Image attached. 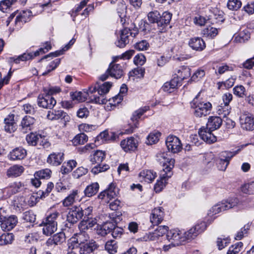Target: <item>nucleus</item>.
Listing matches in <instances>:
<instances>
[{"label":"nucleus","mask_w":254,"mask_h":254,"mask_svg":"<svg viewBox=\"0 0 254 254\" xmlns=\"http://www.w3.org/2000/svg\"><path fill=\"white\" fill-rule=\"evenodd\" d=\"M112 86V83L110 82H106L100 86H91L89 87L87 94L92 102L99 104H106L107 99L105 95L107 94Z\"/></svg>","instance_id":"1"},{"label":"nucleus","mask_w":254,"mask_h":254,"mask_svg":"<svg viewBox=\"0 0 254 254\" xmlns=\"http://www.w3.org/2000/svg\"><path fill=\"white\" fill-rule=\"evenodd\" d=\"M241 204V202L237 197H230L226 200L222 201L220 202L213 206L207 212L208 217V221L210 219V223L215 218L214 215L225 210L239 206Z\"/></svg>","instance_id":"2"},{"label":"nucleus","mask_w":254,"mask_h":254,"mask_svg":"<svg viewBox=\"0 0 254 254\" xmlns=\"http://www.w3.org/2000/svg\"><path fill=\"white\" fill-rule=\"evenodd\" d=\"M0 222L1 228L4 231L11 230L16 226L18 222L17 216L10 215L8 216L6 210L3 208H0Z\"/></svg>","instance_id":"3"},{"label":"nucleus","mask_w":254,"mask_h":254,"mask_svg":"<svg viewBox=\"0 0 254 254\" xmlns=\"http://www.w3.org/2000/svg\"><path fill=\"white\" fill-rule=\"evenodd\" d=\"M59 216V213L55 211L50 214L43 221V233L47 235H51L56 231L57 229V222L56 220Z\"/></svg>","instance_id":"4"},{"label":"nucleus","mask_w":254,"mask_h":254,"mask_svg":"<svg viewBox=\"0 0 254 254\" xmlns=\"http://www.w3.org/2000/svg\"><path fill=\"white\" fill-rule=\"evenodd\" d=\"M191 107L194 109V114L196 117H205L209 114L212 108L209 102H198L197 99H194L190 103Z\"/></svg>","instance_id":"5"},{"label":"nucleus","mask_w":254,"mask_h":254,"mask_svg":"<svg viewBox=\"0 0 254 254\" xmlns=\"http://www.w3.org/2000/svg\"><path fill=\"white\" fill-rule=\"evenodd\" d=\"M138 33L136 28H125L121 31L120 37L115 42L116 46L120 48H124L128 44L131 38L135 37Z\"/></svg>","instance_id":"6"},{"label":"nucleus","mask_w":254,"mask_h":254,"mask_svg":"<svg viewBox=\"0 0 254 254\" xmlns=\"http://www.w3.org/2000/svg\"><path fill=\"white\" fill-rule=\"evenodd\" d=\"M241 149L237 150L231 151H223L220 153V158L217 160V166L218 170L220 171H225L229 163L230 159L236 154H237Z\"/></svg>","instance_id":"7"},{"label":"nucleus","mask_w":254,"mask_h":254,"mask_svg":"<svg viewBox=\"0 0 254 254\" xmlns=\"http://www.w3.org/2000/svg\"><path fill=\"white\" fill-rule=\"evenodd\" d=\"M166 238L169 242L172 243L174 246H178L186 241V237H184L183 232L176 229L168 232Z\"/></svg>","instance_id":"8"},{"label":"nucleus","mask_w":254,"mask_h":254,"mask_svg":"<svg viewBox=\"0 0 254 254\" xmlns=\"http://www.w3.org/2000/svg\"><path fill=\"white\" fill-rule=\"evenodd\" d=\"M166 144L168 150L173 153H178L182 149L180 140L174 135H169L167 137L166 140Z\"/></svg>","instance_id":"9"},{"label":"nucleus","mask_w":254,"mask_h":254,"mask_svg":"<svg viewBox=\"0 0 254 254\" xmlns=\"http://www.w3.org/2000/svg\"><path fill=\"white\" fill-rule=\"evenodd\" d=\"M206 227V223L205 222H201L192 227L187 232H183L184 236L186 237V241L187 240L193 239L199 233L204 231Z\"/></svg>","instance_id":"10"},{"label":"nucleus","mask_w":254,"mask_h":254,"mask_svg":"<svg viewBox=\"0 0 254 254\" xmlns=\"http://www.w3.org/2000/svg\"><path fill=\"white\" fill-rule=\"evenodd\" d=\"M38 105L43 108L52 109L56 104V100L49 95H39L37 99Z\"/></svg>","instance_id":"11"},{"label":"nucleus","mask_w":254,"mask_h":254,"mask_svg":"<svg viewBox=\"0 0 254 254\" xmlns=\"http://www.w3.org/2000/svg\"><path fill=\"white\" fill-rule=\"evenodd\" d=\"M241 127L244 129L252 130L254 129V118L250 113H244L240 117Z\"/></svg>","instance_id":"12"},{"label":"nucleus","mask_w":254,"mask_h":254,"mask_svg":"<svg viewBox=\"0 0 254 254\" xmlns=\"http://www.w3.org/2000/svg\"><path fill=\"white\" fill-rule=\"evenodd\" d=\"M47 117L50 120H61L64 123V125L70 120V118L67 114L62 110L49 111Z\"/></svg>","instance_id":"13"},{"label":"nucleus","mask_w":254,"mask_h":254,"mask_svg":"<svg viewBox=\"0 0 254 254\" xmlns=\"http://www.w3.org/2000/svg\"><path fill=\"white\" fill-rule=\"evenodd\" d=\"M83 217V208L81 206L72 208L67 215V221L72 224L76 223Z\"/></svg>","instance_id":"14"},{"label":"nucleus","mask_w":254,"mask_h":254,"mask_svg":"<svg viewBox=\"0 0 254 254\" xmlns=\"http://www.w3.org/2000/svg\"><path fill=\"white\" fill-rule=\"evenodd\" d=\"M213 130L209 129L207 127H201L198 131L200 137L207 143L211 144L216 141V137L212 133Z\"/></svg>","instance_id":"15"},{"label":"nucleus","mask_w":254,"mask_h":254,"mask_svg":"<svg viewBox=\"0 0 254 254\" xmlns=\"http://www.w3.org/2000/svg\"><path fill=\"white\" fill-rule=\"evenodd\" d=\"M119 193V190L114 183H111L108 188L101 192L98 195L100 199H105L106 197L111 199L117 196Z\"/></svg>","instance_id":"16"},{"label":"nucleus","mask_w":254,"mask_h":254,"mask_svg":"<svg viewBox=\"0 0 254 254\" xmlns=\"http://www.w3.org/2000/svg\"><path fill=\"white\" fill-rule=\"evenodd\" d=\"M35 120L30 116H25L21 121L20 125V130L25 133L32 130L34 128Z\"/></svg>","instance_id":"17"},{"label":"nucleus","mask_w":254,"mask_h":254,"mask_svg":"<svg viewBox=\"0 0 254 254\" xmlns=\"http://www.w3.org/2000/svg\"><path fill=\"white\" fill-rule=\"evenodd\" d=\"M120 144L122 149L126 152L134 151L137 147V140L133 137L123 140Z\"/></svg>","instance_id":"18"},{"label":"nucleus","mask_w":254,"mask_h":254,"mask_svg":"<svg viewBox=\"0 0 254 254\" xmlns=\"http://www.w3.org/2000/svg\"><path fill=\"white\" fill-rule=\"evenodd\" d=\"M164 212L162 207L155 208L150 216V222L153 225H157L163 220Z\"/></svg>","instance_id":"19"},{"label":"nucleus","mask_w":254,"mask_h":254,"mask_svg":"<svg viewBox=\"0 0 254 254\" xmlns=\"http://www.w3.org/2000/svg\"><path fill=\"white\" fill-rule=\"evenodd\" d=\"M64 159V153L63 152H53L50 154L47 160L48 163L57 166L62 164Z\"/></svg>","instance_id":"20"},{"label":"nucleus","mask_w":254,"mask_h":254,"mask_svg":"<svg viewBox=\"0 0 254 254\" xmlns=\"http://www.w3.org/2000/svg\"><path fill=\"white\" fill-rule=\"evenodd\" d=\"M107 72L111 76L116 79L120 78L124 75L123 67L120 64H110Z\"/></svg>","instance_id":"21"},{"label":"nucleus","mask_w":254,"mask_h":254,"mask_svg":"<svg viewBox=\"0 0 254 254\" xmlns=\"http://www.w3.org/2000/svg\"><path fill=\"white\" fill-rule=\"evenodd\" d=\"M189 45L191 49L197 51L203 50L206 47L204 41L200 37L191 38L189 41Z\"/></svg>","instance_id":"22"},{"label":"nucleus","mask_w":254,"mask_h":254,"mask_svg":"<svg viewBox=\"0 0 254 254\" xmlns=\"http://www.w3.org/2000/svg\"><path fill=\"white\" fill-rule=\"evenodd\" d=\"M4 129L5 131L11 133L14 132L16 128V123L14 122V115L13 114L8 115L4 120Z\"/></svg>","instance_id":"23"},{"label":"nucleus","mask_w":254,"mask_h":254,"mask_svg":"<svg viewBox=\"0 0 254 254\" xmlns=\"http://www.w3.org/2000/svg\"><path fill=\"white\" fill-rule=\"evenodd\" d=\"M13 206L16 211L21 212L27 208V203L25 197L23 196H15L13 200Z\"/></svg>","instance_id":"24"},{"label":"nucleus","mask_w":254,"mask_h":254,"mask_svg":"<svg viewBox=\"0 0 254 254\" xmlns=\"http://www.w3.org/2000/svg\"><path fill=\"white\" fill-rule=\"evenodd\" d=\"M79 191L77 190H72L70 194L63 201V204L65 207L72 205L76 200L79 199Z\"/></svg>","instance_id":"25"},{"label":"nucleus","mask_w":254,"mask_h":254,"mask_svg":"<svg viewBox=\"0 0 254 254\" xmlns=\"http://www.w3.org/2000/svg\"><path fill=\"white\" fill-rule=\"evenodd\" d=\"M222 124V120L221 117L212 116L208 119L206 127L210 130H216L218 129Z\"/></svg>","instance_id":"26"},{"label":"nucleus","mask_w":254,"mask_h":254,"mask_svg":"<svg viewBox=\"0 0 254 254\" xmlns=\"http://www.w3.org/2000/svg\"><path fill=\"white\" fill-rule=\"evenodd\" d=\"M27 152L25 149L21 147L16 148L13 149L9 154L10 160H21L26 156Z\"/></svg>","instance_id":"27"},{"label":"nucleus","mask_w":254,"mask_h":254,"mask_svg":"<svg viewBox=\"0 0 254 254\" xmlns=\"http://www.w3.org/2000/svg\"><path fill=\"white\" fill-rule=\"evenodd\" d=\"M127 91V87L126 84H123L120 88V93L118 95L114 97L112 99L109 100L110 104L113 106L119 104L123 100L124 94Z\"/></svg>","instance_id":"28"},{"label":"nucleus","mask_w":254,"mask_h":254,"mask_svg":"<svg viewBox=\"0 0 254 254\" xmlns=\"http://www.w3.org/2000/svg\"><path fill=\"white\" fill-rule=\"evenodd\" d=\"M64 241V234L63 233H58L54 235L52 238L48 239L46 244L48 246H52L53 244L58 245L62 244Z\"/></svg>","instance_id":"29"},{"label":"nucleus","mask_w":254,"mask_h":254,"mask_svg":"<svg viewBox=\"0 0 254 254\" xmlns=\"http://www.w3.org/2000/svg\"><path fill=\"white\" fill-rule=\"evenodd\" d=\"M97 248L95 242L83 244L80 246V254H90Z\"/></svg>","instance_id":"30"},{"label":"nucleus","mask_w":254,"mask_h":254,"mask_svg":"<svg viewBox=\"0 0 254 254\" xmlns=\"http://www.w3.org/2000/svg\"><path fill=\"white\" fill-rule=\"evenodd\" d=\"M176 74L177 75V78H176L178 79V80L179 79L181 80H184L190 76V69L187 66H181L177 69Z\"/></svg>","instance_id":"31"},{"label":"nucleus","mask_w":254,"mask_h":254,"mask_svg":"<svg viewBox=\"0 0 254 254\" xmlns=\"http://www.w3.org/2000/svg\"><path fill=\"white\" fill-rule=\"evenodd\" d=\"M97 223L95 219L88 218L87 220L84 219L81 221L78 226L80 231H84L91 229Z\"/></svg>","instance_id":"32"},{"label":"nucleus","mask_w":254,"mask_h":254,"mask_svg":"<svg viewBox=\"0 0 254 254\" xmlns=\"http://www.w3.org/2000/svg\"><path fill=\"white\" fill-rule=\"evenodd\" d=\"M178 84V79L174 78L170 81L165 82L162 86V89L165 92L172 93L177 87Z\"/></svg>","instance_id":"33"},{"label":"nucleus","mask_w":254,"mask_h":254,"mask_svg":"<svg viewBox=\"0 0 254 254\" xmlns=\"http://www.w3.org/2000/svg\"><path fill=\"white\" fill-rule=\"evenodd\" d=\"M24 171V168L20 165H13L7 171V175L9 177H17L20 176Z\"/></svg>","instance_id":"34"},{"label":"nucleus","mask_w":254,"mask_h":254,"mask_svg":"<svg viewBox=\"0 0 254 254\" xmlns=\"http://www.w3.org/2000/svg\"><path fill=\"white\" fill-rule=\"evenodd\" d=\"M32 16V12L29 10H23L17 15L15 19V22L17 24L18 22L26 23L29 21Z\"/></svg>","instance_id":"35"},{"label":"nucleus","mask_w":254,"mask_h":254,"mask_svg":"<svg viewBox=\"0 0 254 254\" xmlns=\"http://www.w3.org/2000/svg\"><path fill=\"white\" fill-rule=\"evenodd\" d=\"M99 185L97 183H93L87 186L84 192L85 196L91 197L96 194L99 190Z\"/></svg>","instance_id":"36"},{"label":"nucleus","mask_w":254,"mask_h":254,"mask_svg":"<svg viewBox=\"0 0 254 254\" xmlns=\"http://www.w3.org/2000/svg\"><path fill=\"white\" fill-rule=\"evenodd\" d=\"M24 188V186L21 182H14L12 183L6 190L10 195L22 191Z\"/></svg>","instance_id":"37"},{"label":"nucleus","mask_w":254,"mask_h":254,"mask_svg":"<svg viewBox=\"0 0 254 254\" xmlns=\"http://www.w3.org/2000/svg\"><path fill=\"white\" fill-rule=\"evenodd\" d=\"M140 178L147 182H152L156 177V173L152 170H143L139 174Z\"/></svg>","instance_id":"38"},{"label":"nucleus","mask_w":254,"mask_h":254,"mask_svg":"<svg viewBox=\"0 0 254 254\" xmlns=\"http://www.w3.org/2000/svg\"><path fill=\"white\" fill-rule=\"evenodd\" d=\"M106 156L105 152L102 150H96L91 156L90 161L93 163H100L105 159Z\"/></svg>","instance_id":"39"},{"label":"nucleus","mask_w":254,"mask_h":254,"mask_svg":"<svg viewBox=\"0 0 254 254\" xmlns=\"http://www.w3.org/2000/svg\"><path fill=\"white\" fill-rule=\"evenodd\" d=\"M75 42V39H71L68 45H66L65 48L66 49H62V50H59V51H57L55 52H52V53H50L49 54L46 55V56H45L43 58H42L41 60H40V61H42L43 59H47L49 57H58L60 55H63L64 53V52L65 51V50H68L70 46L72 45Z\"/></svg>","instance_id":"40"},{"label":"nucleus","mask_w":254,"mask_h":254,"mask_svg":"<svg viewBox=\"0 0 254 254\" xmlns=\"http://www.w3.org/2000/svg\"><path fill=\"white\" fill-rule=\"evenodd\" d=\"M14 240L12 233H3L0 236V246L10 244Z\"/></svg>","instance_id":"41"},{"label":"nucleus","mask_w":254,"mask_h":254,"mask_svg":"<svg viewBox=\"0 0 254 254\" xmlns=\"http://www.w3.org/2000/svg\"><path fill=\"white\" fill-rule=\"evenodd\" d=\"M202 34L205 37L213 38L218 34V30L216 28L209 26L202 30Z\"/></svg>","instance_id":"42"},{"label":"nucleus","mask_w":254,"mask_h":254,"mask_svg":"<svg viewBox=\"0 0 254 254\" xmlns=\"http://www.w3.org/2000/svg\"><path fill=\"white\" fill-rule=\"evenodd\" d=\"M233 93L235 95L239 98H243L247 96V91L245 87L242 85H239L234 87L233 89Z\"/></svg>","instance_id":"43"},{"label":"nucleus","mask_w":254,"mask_h":254,"mask_svg":"<svg viewBox=\"0 0 254 254\" xmlns=\"http://www.w3.org/2000/svg\"><path fill=\"white\" fill-rule=\"evenodd\" d=\"M42 136L40 134H37L34 133H30L27 135L26 140L28 144L32 146H35L40 138H41Z\"/></svg>","instance_id":"44"},{"label":"nucleus","mask_w":254,"mask_h":254,"mask_svg":"<svg viewBox=\"0 0 254 254\" xmlns=\"http://www.w3.org/2000/svg\"><path fill=\"white\" fill-rule=\"evenodd\" d=\"M105 249L110 254H114L117 252L118 245L115 240L108 241L105 245Z\"/></svg>","instance_id":"45"},{"label":"nucleus","mask_w":254,"mask_h":254,"mask_svg":"<svg viewBox=\"0 0 254 254\" xmlns=\"http://www.w3.org/2000/svg\"><path fill=\"white\" fill-rule=\"evenodd\" d=\"M231 111L230 106L220 105L217 107V113L220 115V117L226 118L229 115Z\"/></svg>","instance_id":"46"},{"label":"nucleus","mask_w":254,"mask_h":254,"mask_svg":"<svg viewBox=\"0 0 254 254\" xmlns=\"http://www.w3.org/2000/svg\"><path fill=\"white\" fill-rule=\"evenodd\" d=\"M88 140L87 136L84 133H80L76 135L73 139L72 142L75 146L83 144Z\"/></svg>","instance_id":"47"},{"label":"nucleus","mask_w":254,"mask_h":254,"mask_svg":"<svg viewBox=\"0 0 254 254\" xmlns=\"http://www.w3.org/2000/svg\"><path fill=\"white\" fill-rule=\"evenodd\" d=\"M114 227V224L111 222L105 223L99 230V233L102 236H105L111 232Z\"/></svg>","instance_id":"48"},{"label":"nucleus","mask_w":254,"mask_h":254,"mask_svg":"<svg viewBox=\"0 0 254 254\" xmlns=\"http://www.w3.org/2000/svg\"><path fill=\"white\" fill-rule=\"evenodd\" d=\"M33 58V55L32 53H25L19 56L17 58H11V60L13 61L16 64L19 63L20 61H26L31 60Z\"/></svg>","instance_id":"49"},{"label":"nucleus","mask_w":254,"mask_h":254,"mask_svg":"<svg viewBox=\"0 0 254 254\" xmlns=\"http://www.w3.org/2000/svg\"><path fill=\"white\" fill-rule=\"evenodd\" d=\"M161 133L159 132L150 133L147 137L146 143L148 145H152L157 142Z\"/></svg>","instance_id":"50"},{"label":"nucleus","mask_w":254,"mask_h":254,"mask_svg":"<svg viewBox=\"0 0 254 254\" xmlns=\"http://www.w3.org/2000/svg\"><path fill=\"white\" fill-rule=\"evenodd\" d=\"M51 171L49 169H43L37 171L35 173L36 177H39L40 179H48L50 178Z\"/></svg>","instance_id":"51"},{"label":"nucleus","mask_w":254,"mask_h":254,"mask_svg":"<svg viewBox=\"0 0 254 254\" xmlns=\"http://www.w3.org/2000/svg\"><path fill=\"white\" fill-rule=\"evenodd\" d=\"M172 18V14L168 12H165L163 13L162 16H161L159 20V25H161L162 26L165 27L169 23Z\"/></svg>","instance_id":"52"},{"label":"nucleus","mask_w":254,"mask_h":254,"mask_svg":"<svg viewBox=\"0 0 254 254\" xmlns=\"http://www.w3.org/2000/svg\"><path fill=\"white\" fill-rule=\"evenodd\" d=\"M161 18L159 12L157 11H153L149 12L148 14V19L149 21L151 23H157L158 25H159V20Z\"/></svg>","instance_id":"53"},{"label":"nucleus","mask_w":254,"mask_h":254,"mask_svg":"<svg viewBox=\"0 0 254 254\" xmlns=\"http://www.w3.org/2000/svg\"><path fill=\"white\" fill-rule=\"evenodd\" d=\"M227 5L230 10H237L241 7L242 2L240 0H228Z\"/></svg>","instance_id":"54"},{"label":"nucleus","mask_w":254,"mask_h":254,"mask_svg":"<svg viewBox=\"0 0 254 254\" xmlns=\"http://www.w3.org/2000/svg\"><path fill=\"white\" fill-rule=\"evenodd\" d=\"M70 96L72 101L76 102H82L85 100V95L81 92H75L71 93Z\"/></svg>","instance_id":"55"},{"label":"nucleus","mask_w":254,"mask_h":254,"mask_svg":"<svg viewBox=\"0 0 254 254\" xmlns=\"http://www.w3.org/2000/svg\"><path fill=\"white\" fill-rule=\"evenodd\" d=\"M167 179H162V177L161 176L160 180H157V182L154 185V190L156 192H159L163 189L165 187L167 183Z\"/></svg>","instance_id":"56"},{"label":"nucleus","mask_w":254,"mask_h":254,"mask_svg":"<svg viewBox=\"0 0 254 254\" xmlns=\"http://www.w3.org/2000/svg\"><path fill=\"white\" fill-rule=\"evenodd\" d=\"M243 247L242 242H238L229 248L227 254H238Z\"/></svg>","instance_id":"57"},{"label":"nucleus","mask_w":254,"mask_h":254,"mask_svg":"<svg viewBox=\"0 0 254 254\" xmlns=\"http://www.w3.org/2000/svg\"><path fill=\"white\" fill-rule=\"evenodd\" d=\"M149 109V107H144L136 111L132 115L131 118V120L134 122L137 121L140 117Z\"/></svg>","instance_id":"58"},{"label":"nucleus","mask_w":254,"mask_h":254,"mask_svg":"<svg viewBox=\"0 0 254 254\" xmlns=\"http://www.w3.org/2000/svg\"><path fill=\"white\" fill-rule=\"evenodd\" d=\"M205 74V72L201 68L198 69L191 76L190 80L197 81L201 79Z\"/></svg>","instance_id":"59"},{"label":"nucleus","mask_w":254,"mask_h":254,"mask_svg":"<svg viewBox=\"0 0 254 254\" xmlns=\"http://www.w3.org/2000/svg\"><path fill=\"white\" fill-rule=\"evenodd\" d=\"M23 219L26 222L34 223L36 220V215L32 211H27L23 213Z\"/></svg>","instance_id":"60"},{"label":"nucleus","mask_w":254,"mask_h":254,"mask_svg":"<svg viewBox=\"0 0 254 254\" xmlns=\"http://www.w3.org/2000/svg\"><path fill=\"white\" fill-rule=\"evenodd\" d=\"M89 235L87 232L84 231H80V233L77 235V241L80 244H84L85 242L89 240Z\"/></svg>","instance_id":"61"},{"label":"nucleus","mask_w":254,"mask_h":254,"mask_svg":"<svg viewBox=\"0 0 254 254\" xmlns=\"http://www.w3.org/2000/svg\"><path fill=\"white\" fill-rule=\"evenodd\" d=\"M88 172V169L83 167H78L73 172V176L76 179L85 175Z\"/></svg>","instance_id":"62"},{"label":"nucleus","mask_w":254,"mask_h":254,"mask_svg":"<svg viewBox=\"0 0 254 254\" xmlns=\"http://www.w3.org/2000/svg\"><path fill=\"white\" fill-rule=\"evenodd\" d=\"M26 200L27 207L33 206L37 203V197L32 193H30L27 197H25Z\"/></svg>","instance_id":"63"},{"label":"nucleus","mask_w":254,"mask_h":254,"mask_svg":"<svg viewBox=\"0 0 254 254\" xmlns=\"http://www.w3.org/2000/svg\"><path fill=\"white\" fill-rule=\"evenodd\" d=\"M211 19L216 20V22H222L223 19V12L216 9L214 10L213 13L210 16Z\"/></svg>","instance_id":"64"}]
</instances>
